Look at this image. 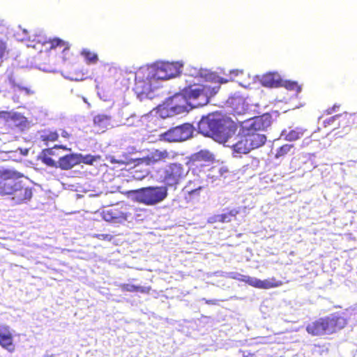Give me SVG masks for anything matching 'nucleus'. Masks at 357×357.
Masks as SVG:
<instances>
[{
  "instance_id": "1",
  "label": "nucleus",
  "mask_w": 357,
  "mask_h": 357,
  "mask_svg": "<svg viewBox=\"0 0 357 357\" xmlns=\"http://www.w3.org/2000/svg\"><path fill=\"white\" fill-rule=\"evenodd\" d=\"M189 75L195 79L204 78L206 84H201L188 81V86L167 98L160 106L159 112L162 118L188 113L194 107L204 106L209 103L211 99L219 91V80L213 81L216 78L219 79V77H216L214 73L206 69L192 68L189 70Z\"/></svg>"
},
{
  "instance_id": "2",
  "label": "nucleus",
  "mask_w": 357,
  "mask_h": 357,
  "mask_svg": "<svg viewBox=\"0 0 357 357\" xmlns=\"http://www.w3.org/2000/svg\"><path fill=\"white\" fill-rule=\"evenodd\" d=\"M197 128L199 133L225 145L231 142L238 129L230 117L218 112L202 116L197 123Z\"/></svg>"
},
{
  "instance_id": "3",
  "label": "nucleus",
  "mask_w": 357,
  "mask_h": 357,
  "mask_svg": "<svg viewBox=\"0 0 357 357\" xmlns=\"http://www.w3.org/2000/svg\"><path fill=\"white\" fill-rule=\"evenodd\" d=\"M0 194L11 195V199L20 204L31 199L33 188L26 185L21 173L13 169L1 168Z\"/></svg>"
},
{
  "instance_id": "4",
  "label": "nucleus",
  "mask_w": 357,
  "mask_h": 357,
  "mask_svg": "<svg viewBox=\"0 0 357 357\" xmlns=\"http://www.w3.org/2000/svg\"><path fill=\"white\" fill-rule=\"evenodd\" d=\"M131 199L148 206H156L168 196L167 185H150L129 192Z\"/></svg>"
},
{
  "instance_id": "5",
  "label": "nucleus",
  "mask_w": 357,
  "mask_h": 357,
  "mask_svg": "<svg viewBox=\"0 0 357 357\" xmlns=\"http://www.w3.org/2000/svg\"><path fill=\"white\" fill-rule=\"evenodd\" d=\"M271 123L272 116L268 113L256 116L248 122L249 130L245 133V135L248 141L250 151L257 149L265 144L266 142V135L257 133V131L266 130L271 125Z\"/></svg>"
},
{
  "instance_id": "6",
  "label": "nucleus",
  "mask_w": 357,
  "mask_h": 357,
  "mask_svg": "<svg viewBox=\"0 0 357 357\" xmlns=\"http://www.w3.org/2000/svg\"><path fill=\"white\" fill-rule=\"evenodd\" d=\"M346 324L347 320L343 317L338 314H333L308 324L306 331L313 335L331 334L342 329Z\"/></svg>"
},
{
  "instance_id": "7",
  "label": "nucleus",
  "mask_w": 357,
  "mask_h": 357,
  "mask_svg": "<svg viewBox=\"0 0 357 357\" xmlns=\"http://www.w3.org/2000/svg\"><path fill=\"white\" fill-rule=\"evenodd\" d=\"M189 170L190 167H188V163L185 165L178 162L169 163L160 170V178L167 188L174 187L176 190V185L182 178L186 176Z\"/></svg>"
},
{
  "instance_id": "8",
  "label": "nucleus",
  "mask_w": 357,
  "mask_h": 357,
  "mask_svg": "<svg viewBox=\"0 0 357 357\" xmlns=\"http://www.w3.org/2000/svg\"><path fill=\"white\" fill-rule=\"evenodd\" d=\"M195 130L192 124L185 123L169 128L160 136L165 142H181L193 137Z\"/></svg>"
},
{
  "instance_id": "9",
  "label": "nucleus",
  "mask_w": 357,
  "mask_h": 357,
  "mask_svg": "<svg viewBox=\"0 0 357 357\" xmlns=\"http://www.w3.org/2000/svg\"><path fill=\"white\" fill-rule=\"evenodd\" d=\"M159 80L153 77V71L151 70L146 80L137 81L135 84V92L141 98H146L153 99L160 95Z\"/></svg>"
},
{
  "instance_id": "10",
  "label": "nucleus",
  "mask_w": 357,
  "mask_h": 357,
  "mask_svg": "<svg viewBox=\"0 0 357 357\" xmlns=\"http://www.w3.org/2000/svg\"><path fill=\"white\" fill-rule=\"evenodd\" d=\"M183 64L179 62H167L157 65L156 68L151 69L153 77L159 82H164L180 75Z\"/></svg>"
},
{
  "instance_id": "11",
  "label": "nucleus",
  "mask_w": 357,
  "mask_h": 357,
  "mask_svg": "<svg viewBox=\"0 0 357 357\" xmlns=\"http://www.w3.org/2000/svg\"><path fill=\"white\" fill-rule=\"evenodd\" d=\"M0 119H3L6 126L12 129L23 131L29 127L27 119L20 112L13 111L0 112Z\"/></svg>"
},
{
  "instance_id": "12",
  "label": "nucleus",
  "mask_w": 357,
  "mask_h": 357,
  "mask_svg": "<svg viewBox=\"0 0 357 357\" xmlns=\"http://www.w3.org/2000/svg\"><path fill=\"white\" fill-rule=\"evenodd\" d=\"M17 88L20 91H24L26 95L33 93L29 88L23 84L22 80L17 78L12 71L7 70L4 74L0 75V91Z\"/></svg>"
},
{
  "instance_id": "13",
  "label": "nucleus",
  "mask_w": 357,
  "mask_h": 357,
  "mask_svg": "<svg viewBox=\"0 0 357 357\" xmlns=\"http://www.w3.org/2000/svg\"><path fill=\"white\" fill-rule=\"evenodd\" d=\"M226 146L230 147L234 157H241L243 154H247L250 151L248 141L245 134L241 135V129Z\"/></svg>"
},
{
  "instance_id": "14",
  "label": "nucleus",
  "mask_w": 357,
  "mask_h": 357,
  "mask_svg": "<svg viewBox=\"0 0 357 357\" xmlns=\"http://www.w3.org/2000/svg\"><path fill=\"white\" fill-rule=\"evenodd\" d=\"M169 157V153L166 150L153 149L143 157L135 159L136 165H146L153 166L160 162H164Z\"/></svg>"
},
{
  "instance_id": "15",
  "label": "nucleus",
  "mask_w": 357,
  "mask_h": 357,
  "mask_svg": "<svg viewBox=\"0 0 357 357\" xmlns=\"http://www.w3.org/2000/svg\"><path fill=\"white\" fill-rule=\"evenodd\" d=\"M0 345L8 352L15 351L13 335L8 326H0Z\"/></svg>"
},
{
  "instance_id": "16",
  "label": "nucleus",
  "mask_w": 357,
  "mask_h": 357,
  "mask_svg": "<svg viewBox=\"0 0 357 357\" xmlns=\"http://www.w3.org/2000/svg\"><path fill=\"white\" fill-rule=\"evenodd\" d=\"M77 153H70L59 158L58 160V168L62 170H69L79 165V160Z\"/></svg>"
},
{
  "instance_id": "17",
  "label": "nucleus",
  "mask_w": 357,
  "mask_h": 357,
  "mask_svg": "<svg viewBox=\"0 0 357 357\" xmlns=\"http://www.w3.org/2000/svg\"><path fill=\"white\" fill-rule=\"evenodd\" d=\"M282 79L277 73H269L264 75L261 79V83L264 86L278 87L282 85Z\"/></svg>"
},
{
  "instance_id": "18",
  "label": "nucleus",
  "mask_w": 357,
  "mask_h": 357,
  "mask_svg": "<svg viewBox=\"0 0 357 357\" xmlns=\"http://www.w3.org/2000/svg\"><path fill=\"white\" fill-rule=\"evenodd\" d=\"M245 207H237L231 209L228 213L218 214L212 218L214 222H229L231 218L236 217V215L240 213L242 211H245Z\"/></svg>"
},
{
  "instance_id": "19",
  "label": "nucleus",
  "mask_w": 357,
  "mask_h": 357,
  "mask_svg": "<svg viewBox=\"0 0 357 357\" xmlns=\"http://www.w3.org/2000/svg\"><path fill=\"white\" fill-rule=\"evenodd\" d=\"M103 219L107 222H121L126 220V214L116 209L103 212Z\"/></svg>"
},
{
  "instance_id": "20",
  "label": "nucleus",
  "mask_w": 357,
  "mask_h": 357,
  "mask_svg": "<svg viewBox=\"0 0 357 357\" xmlns=\"http://www.w3.org/2000/svg\"><path fill=\"white\" fill-rule=\"evenodd\" d=\"M245 280L248 284L257 288L268 289L274 287L273 283L268 280H261L256 278L248 277Z\"/></svg>"
},
{
  "instance_id": "21",
  "label": "nucleus",
  "mask_w": 357,
  "mask_h": 357,
  "mask_svg": "<svg viewBox=\"0 0 357 357\" xmlns=\"http://www.w3.org/2000/svg\"><path fill=\"white\" fill-rule=\"evenodd\" d=\"M304 130L302 128H296L287 132L283 130L281 133V137H284V139L289 142L296 141L303 136Z\"/></svg>"
},
{
  "instance_id": "22",
  "label": "nucleus",
  "mask_w": 357,
  "mask_h": 357,
  "mask_svg": "<svg viewBox=\"0 0 357 357\" xmlns=\"http://www.w3.org/2000/svg\"><path fill=\"white\" fill-rule=\"evenodd\" d=\"M213 160V155L208 150H201V151L192 154L190 157V160L192 162H199V161L209 162Z\"/></svg>"
},
{
  "instance_id": "23",
  "label": "nucleus",
  "mask_w": 357,
  "mask_h": 357,
  "mask_svg": "<svg viewBox=\"0 0 357 357\" xmlns=\"http://www.w3.org/2000/svg\"><path fill=\"white\" fill-rule=\"evenodd\" d=\"M203 187L199 186L197 188L195 189H190L188 185L185 186L182 192L184 195L185 199L187 202H190L192 201L194 199H196L199 197L200 192L202 190Z\"/></svg>"
},
{
  "instance_id": "24",
  "label": "nucleus",
  "mask_w": 357,
  "mask_h": 357,
  "mask_svg": "<svg viewBox=\"0 0 357 357\" xmlns=\"http://www.w3.org/2000/svg\"><path fill=\"white\" fill-rule=\"evenodd\" d=\"M111 116L105 114L96 115L93 117V123L95 125L101 128H106L110 124Z\"/></svg>"
},
{
  "instance_id": "25",
  "label": "nucleus",
  "mask_w": 357,
  "mask_h": 357,
  "mask_svg": "<svg viewBox=\"0 0 357 357\" xmlns=\"http://www.w3.org/2000/svg\"><path fill=\"white\" fill-rule=\"evenodd\" d=\"M79 165L80 163H84L86 165H93L94 162L100 160V155H92L91 154L82 155V153H77Z\"/></svg>"
},
{
  "instance_id": "26",
  "label": "nucleus",
  "mask_w": 357,
  "mask_h": 357,
  "mask_svg": "<svg viewBox=\"0 0 357 357\" xmlns=\"http://www.w3.org/2000/svg\"><path fill=\"white\" fill-rule=\"evenodd\" d=\"M59 137V133L57 131H49L44 132L40 135V138L45 144L47 146L49 142L57 141Z\"/></svg>"
},
{
  "instance_id": "27",
  "label": "nucleus",
  "mask_w": 357,
  "mask_h": 357,
  "mask_svg": "<svg viewBox=\"0 0 357 357\" xmlns=\"http://www.w3.org/2000/svg\"><path fill=\"white\" fill-rule=\"evenodd\" d=\"M294 144H284L277 149L275 153V158H279L286 155L287 153L291 152L294 153Z\"/></svg>"
},
{
  "instance_id": "28",
  "label": "nucleus",
  "mask_w": 357,
  "mask_h": 357,
  "mask_svg": "<svg viewBox=\"0 0 357 357\" xmlns=\"http://www.w3.org/2000/svg\"><path fill=\"white\" fill-rule=\"evenodd\" d=\"M244 102V98L238 94H234L233 96L229 97L227 100V103L234 109L238 108L241 105H243Z\"/></svg>"
},
{
  "instance_id": "29",
  "label": "nucleus",
  "mask_w": 357,
  "mask_h": 357,
  "mask_svg": "<svg viewBox=\"0 0 357 357\" xmlns=\"http://www.w3.org/2000/svg\"><path fill=\"white\" fill-rule=\"evenodd\" d=\"M63 149V150L68 151H71V149L70 148H68L66 145L56 144V145H54L52 148H47V149H43L41 153H42V154L46 155H48V156L56 155V153L55 150L56 149Z\"/></svg>"
},
{
  "instance_id": "30",
  "label": "nucleus",
  "mask_w": 357,
  "mask_h": 357,
  "mask_svg": "<svg viewBox=\"0 0 357 357\" xmlns=\"http://www.w3.org/2000/svg\"><path fill=\"white\" fill-rule=\"evenodd\" d=\"M121 289L123 291L135 292L140 291L145 292V288L141 286H137L132 284H123L121 285Z\"/></svg>"
},
{
  "instance_id": "31",
  "label": "nucleus",
  "mask_w": 357,
  "mask_h": 357,
  "mask_svg": "<svg viewBox=\"0 0 357 357\" xmlns=\"http://www.w3.org/2000/svg\"><path fill=\"white\" fill-rule=\"evenodd\" d=\"M81 54L85 58L88 63H96L98 59L96 54L92 53L86 49H84Z\"/></svg>"
},
{
  "instance_id": "32",
  "label": "nucleus",
  "mask_w": 357,
  "mask_h": 357,
  "mask_svg": "<svg viewBox=\"0 0 357 357\" xmlns=\"http://www.w3.org/2000/svg\"><path fill=\"white\" fill-rule=\"evenodd\" d=\"M40 158L43 163L48 167L58 168V161L54 160L50 156L43 155L40 153Z\"/></svg>"
},
{
  "instance_id": "33",
  "label": "nucleus",
  "mask_w": 357,
  "mask_h": 357,
  "mask_svg": "<svg viewBox=\"0 0 357 357\" xmlns=\"http://www.w3.org/2000/svg\"><path fill=\"white\" fill-rule=\"evenodd\" d=\"M227 275H228V278H229L238 280L243 281L245 282V280H246V278L249 277V276L243 275L241 273H237V272H229L227 273Z\"/></svg>"
},
{
  "instance_id": "34",
  "label": "nucleus",
  "mask_w": 357,
  "mask_h": 357,
  "mask_svg": "<svg viewBox=\"0 0 357 357\" xmlns=\"http://www.w3.org/2000/svg\"><path fill=\"white\" fill-rule=\"evenodd\" d=\"M285 87L289 90L296 89L297 93L301 92V88L299 86L296 82H289L286 84Z\"/></svg>"
},
{
  "instance_id": "35",
  "label": "nucleus",
  "mask_w": 357,
  "mask_h": 357,
  "mask_svg": "<svg viewBox=\"0 0 357 357\" xmlns=\"http://www.w3.org/2000/svg\"><path fill=\"white\" fill-rule=\"evenodd\" d=\"M342 116H343V114H337V115L331 116L328 119H326V120L324 121V126L332 125L335 122V121H336L337 119L342 117Z\"/></svg>"
},
{
  "instance_id": "36",
  "label": "nucleus",
  "mask_w": 357,
  "mask_h": 357,
  "mask_svg": "<svg viewBox=\"0 0 357 357\" xmlns=\"http://www.w3.org/2000/svg\"><path fill=\"white\" fill-rule=\"evenodd\" d=\"M6 49V43L2 40H0V66L1 65V63L3 62V57L5 54Z\"/></svg>"
},
{
  "instance_id": "37",
  "label": "nucleus",
  "mask_w": 357,
  "mask_h": 357,
  "mask_svg": "<svg viewBox=\"0 0 357 357\" xmlns=\"http://www.w3.org/2000/svg\"><path fill=\"white\" fill-rule=\"evenodd\" d=\"M96 237L99 240L111 241L113 236L107 234H98L96 235Z\"/></svg>"
},
{
  "instance_id": "38",
  "label": "nucleus",
  "mask_w": 357,
  "mask_h": 357,
  "mask_svg": "<svg viewBox=\"0 0 357 357\" xmlns=\"http://www.w3.org/2000/svg\"><path fill=\"white\" fill-rule=\"evenodd\" d=\"M51 44H52V47L55 48V47H56L58 46H63V45H64L65 42L63 40H62L61 39L59 38H54L51 41Z\"/></svg>"
},
{
  "instance_id": "39",
  "label": "nucleus",
  "mask_w": 357,
  "mask_h": 357,
  "mask_svg": "<svg viewBox=\"0 0 357 357\" xmlns=\"http://www.w3.org/2000/svg\"><path fill=\"white\" fill-rule=\"evenodd\" d=\"M20 152V154L21 155H24V156H26L28 155L29 153V149H22V148H18L16 151V152Z\"/></svg>"
},
{
  "instance_id": "40",
  "label": "nucleus",
  "mask_w": 357,
  "mask_h": 357,
  "mask_svg": "<svg viewBox=\"0 0 357 357\" xmlns=\"http://www.w3.org/2000/svg\"><path fill=\"white\" fill-rule=\"evenodd\" d=\"M61 131V133L59 134V135H61L62 137H64V138H69L70 135L65 130H60Z\"/></svg>"
},
{
  "instance_id": "41",
  "label": "nucleus",
  "mask_w": 357,
  "mask_h": 357,
  "mask_svg": "<svg viewBox=\"0 0 357 357\" xmlns=\"http://www.w3.org/2000/svg\"><path fill=\"white\" fill-rule=\"evenodd\" d=\"M243 357H254L255 354L250 351H243Z\"/></svg>"
},
{
  "instance_id": "42",
  "label": "nucleus",
  "mask_w": 357,
  "mask_h": 357,
  "mask_svg": "<svg viewBox=\"0 0 357 357\" xmlns=\"http://www.w3.org/2000/svg\"><path fill=\"white\" fill-rule=\"evenodd\" d=\"M203 300L205 301L206 303L210 304V305H215L217 301L216 300H207L206 298H203Z\"/></svg>"
},
{
  "instance_id": "43",
  "label": "nucleus",
  "mask_w": 357,
  "mask_h": 357,
  "mask_svg": "<svg viewBox=\"0 0 357 357\" xmlns=\"http://www.w3.org/2000/svg\"><path fill=\"white\" fill-rule=\"evenodd\" d=\"M112 163H124L123 160H117L114 157H112L111 159Z\"/></svg>"
},
{
  "instance_id": "44",
  "label": "nucleus",
  "mask_w": 357,
  "mask_h": 357,
  "mask_svg": "<svg viewBox=\"0 0 357 357\" xmlns=\"http://www.w3.org/2000/svg\"><path fill=\"white\" fill-rule=\"evenodd\" d=\"M334 112H335L334 107L329 108V109H327V112H328V114H331Z\"/></svg>"
},
{
  "instance_id": "45",
  "label": "nucleus",
  "mask_w": 357,
  "mask_h": 357,
  "mask_svg": "<svg viewBox=\"0 0 357 357\" xmlns=\"http://www.w3.org/2000/svg\"><path fill=\"white\" fill-rule=\"evenodd\" d=\"M339 107H340V106H339V105H335L333 107H334V109H335V112L336 111V109H337V108H339Z\"/></svg>"
},
{
  "instance_id": "46",
  "label": "nucleus",
  "mask_w": 357,
  "mask_h": 357,
  "mask_svg": "<svg viewBox=\"0 0 357 357\" xmlns=\"http://www.w3.org/2000/svg\"><path fill=\"white\" fill-rule=\"evenodd\" d=\"M344 129H346L347 131H349L350 130V128L349 127H345Z\"/></svg>"
}]
</instances>
